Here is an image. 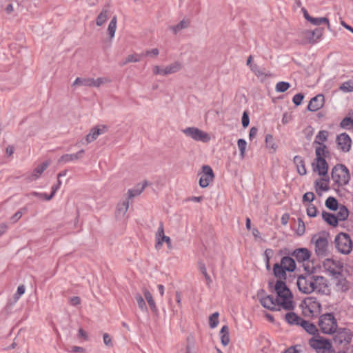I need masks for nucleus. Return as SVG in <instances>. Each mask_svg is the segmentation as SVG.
I'll use <instances>...</instances> for the list:
<instances>
[{
    "label": "nucleus",
    "mask_w": 353,
    "mask_h": 353,
    "mask_svg": "<svg viewBox=\"0 0 353 353\" xmlns=\"http://www.w3.org/2000/svg\"><path fill=\"white\" fill-rule=\"evenodd\" d=\"M182 68L181 62L174 61L167 65H154L152 72L154 75L168 76L179 72Z\"/></svg>",
    "instance_id": "obj_7"
},
{
    "label": "nucleus",
    "mask_w": 353,
    "mask_h": 353,
    "mask_svg": "<svg viewBox=\"0 0 353 353\" xmlns=\"http://www.w3.org/2000/svg\"><path fill=\"white\" fill-rule=\"evenodd\" d=\"M352 340V334L350 330L342 328L339 329L334 337V341L335 343L339 344H347Z\"/></svg>",
    "instance_id": "obj_18"
},
{
    "label": "nucleus",
    "mask_w": 353,
    "mask_h": 353,
    "mask_svg": "<svg viewBox=\"0 0 353 353\" xmlns=\"http://www.w3.org/2000/svg\"><path fill=\"white\" fill-rule=\"evenodd\" d=\"M103 342L107 346L112 347L113 344L112 343L111 338L108 334H107V333L103 334Z\"/></svg>",
    "instance_id": "obj_60"
},
{
    "label": "nucleus",
    "mask_w": 353,
    "mask_h": 353,
    "mask_svg": "<svg viewBox=\"0 0 353 353\" xmlns=\"http://www.w3.org/2000/svg\"><path fill=\"white\" fill-rule=\"evenodd\" d=\"M338 147L344 152H347L351 148V139L346 133H342L336 138Z\"/></svg>",
    "instance_id": "obj_21"
},
{
    "label": "nucleus",
    "mask_w": 353,
    "mask_h": 353,
    "mask_svg": "<svg viewBox=\"0 0 353 353\" xmlns=\"http://www.w3.org/2000/svg\"><path fill=\"white\" fill-rule=\"evenodd\" d=\"M117 29V17H114L112 20L110 21L108 28V32L110 35V37L112 39L114 37L115 32Z\"/></svg>",
    "instance_id": "obj_45"
},
{
    "label": "nucleus",
    "mask_w": 353,
    "mask_h": 353,
    "mask_svg": "<svg viewBox=\"0 0 353 353\" xmlns=\"http://www.w3.org/2000/svg\"><path fill=\"white\" fill-rule=\"evenodd\" d=\"M329 234L321 232L314 235L312 242L315 245V253L319 256H325L328 252Z\"/></svg>",
    "instance_id": "obj_3"
},
{
    "label": "nucleus",
    "mask_w": 353,
    "mask_h": 353,
    "mask_svg": "<svg viewBox=\"0 0 353 353\" xmlns=\"http://www.w3.org/2000/svg\"><path fill=\"white\" fill-rule=\"evenodd\" d=\"M149 184L150 183L147 180H143L137 183L133 188L128 190L125 198L130 201L134 198L141 195L145 188L149 185Z\"/></svg>",
    "instance_id": "obj_17"
},
{
    "label": "nucleus",
    "mask_w": 353,
    "mask_h": 353,
    "mask_svg": "<svg viewBox=\"0 0 353 353\" xmlns=\"http://www.w3.org/2000/svg\"><path fill=\"white\" fill-rule=\"evenodd\" d=\"M349 212L344 205H339L334 213H323V217L325 221H346L348 217Z\"/></svg>",
    "instance_id": "obj_14"
},
{
    "label": "nucleus",
    "mask_w": 353,
    "mask_h": 353,
    "mask_svg": "<svg viewBox=\"0 0 353 353\" xmlns=\"http://www.w3.org/2000/svg\"><path fill=\"white\" fill-rule=\"evenodd\" d=\"M140 61V55L139 54H130L128 55L123 64H127L128 63H137Z\"/></svg>",
    "instance_id": "obj_55"
},
{
    "label": "nucleus",
    "mask_w": 353,
    "mask_h": 353,
    "mask_svg": "<svg viewBox=\"0 0 353 353\" xmlns=\"http://www.w3.org/2000/svg\"><path fill=\"white\" fill-rule=\"evenodd\" d=\"M109 14V10L107 7L103 8L99 14L98 15L96 23L98 26H101L106 21Z\"/></svg>",
    "instance_id": "obj_37"
},
{
    "label": "nucleus",
    "mask_w": 353,
    "mask_h": 353,
    "mask_svg": "<svg viewBox=\"0 0 353 353\" xmlns=\"http://www.w3.org/2000/svg\"><path fill=\"white\" fill-rule=\"evenodd\" d=\"M237 145H238V148L240 151L241 158L244 159V157L245 156V150H246V146H247L246 141L243 139H240L237 141Z\"/></svg>",
    "instance_id": "obj_48"
},
{
    "label": "nucleus",
    "mask_w": 353,
    "mask_h": 353,
    "mask_svg": "<svg viewBox=\"0 0 353 353\" xmlns=\"http://www.w3.org/2000/svg\"><path fill=\"white\" fill-rule=\"evenodd\" d=\"M285 319L290 325H300L303 321L302 318L292 312H288L285 315Z\"/></svg>",
    "instance_id": "obj_30"
},
{
    "label": "nucleus",
    "mask_w": 353,
    "mask_h": 353,
    "mask_svg": "<svg viewBox=\"0 0 353 353\" xmlns=\"http://www.w3.org/2000/svg\"><path fill=\"white\" fill-rule=\"evenodd\" d=\"M292 256L298 262L305 263L309 261L311 256V252L307 248H299L293 252Z\"/></svg>",
    "instance_id": "obj_24"
},
{
    "label": "nucleus",
    "mask_w": 353,
    "mask_h": 353,
    "mask_svg": "<svg viewBox=\"0 0 353 353\" xmlns=\"http://www.w3.org/2000/svg\"><path fill=\"white\" fill-rule=\"evenodd\" d=\"M319 325L321 332L330 334L336 331L337 323L332 314H325L320 317Z\"/></svg>",
    "instance_id": "obj_6"
},
{
    "label": "nucleus",
    "mask_w": 353,
    "mask_h": 353,
    "mask_svg": "<svg viewBox=\"0 0 353 353\" xmlns=\"http://www.w3.org/2000/svg\"><path fill=\"white\" fill-rule=\"evenodd\" d=\"M353 125V120L349 117H345L343 119V121L341 123V126L342 128H348L350 125Z\"/></svg>",
    "instance_id": "obj_58"
},
{
    "label": "nucleus",
    "mask_w": 353,
    "mask_h": 353,
    "mask_svg": "<svg viewBox=\"0 0 353 353\" xmlns=\"http://www.w3.org/2000/svg\"><path fill=\"white\" fill-rule=\"evenodd\" d=\"M130 205V200L127 198L121 200L118 203L115 210V216L118 219L127 218L126 214Z\"/></svg>",
    "instance_id": "obj_19"
},
{
    "label": "nucleus",
    "mask_w": 353,
    "mask_h": 353,
    "mask_svg": "<svg viewBox=\"0 0 353 353\" xmlns=\"http://www.w3.org/2000/svg\"><path fill=\"white\" fill-rule=\"evenodd\" d=\"M111 83V79L106 77H98L97 79L93 78L92 88H99L101 85H104Z\"/></svg>",
    "instance_id": "obj_41"
},
{
    "label": "nucleus",
    "mask_w": 353,
    "mask_h": 353,
    "mask_svg": "<svg viewBox=\"0 0 353 353\" xmlns=\"http://www.w3.org/2000/svg\"><path fill=\"white\" fill-rule=\"evenodd\" d=\"M250 123V119L248 114L246 112H243V117H242V125L244 128H246L248 126Z\"/></svg>",
    "instance_id": "obj_61"
},
{
    "label": "nucleus",
    "mask_w": 353,
    "mask_h": 353,
    "mask_svg": "<svg viewBox=\"0 0 353 353\" xmlns=\"http://www.w3.org/2000/svg\"><path fill=\"white\" fill-rule=\"evenodd\" d=\"M159 54V51L157 48H153L145 52V55L151 57H157Z\"/></svg>",
    "instance_id": "obj_59"
},
{
    "label": "nucleus",
    "mask_w": 353,
    "mask_h": 353,
    "mask_svg": "<svg viewBox=\"0 0 353 353\" xmlns=\"http://www.w3.org/2000/svg\"><path fill=\"white\" fill-rule=\"evenodd\" d=\"M336 248L338 251L343 254H347L352 250V242L349 235L340 233L335 239Z\"/></svg>",
    "instance_id": "obj_9"
},
{
    "label": "nucleus",
    "mask_w": 353,
    "mask_h": 353,
    "mask_svg": "<svg viewBox=\"0 0 353 353\" xmlns=\"http://www.w3.org/2000/svg\"><path fill=\"white\" fill-rule=\"evenodd\" d=\"M324 104V97L323 94H318L311 99L307 105V110L311 112H315L321 109Z\"/></svg>",
    "instance_id": "obj_25"
},
{
    "label": "nucleus",
    "mask_w": 353,
    "mask_h": 353,
    "mask_svg": "<svg viewBox=\"0 0 353 353\" xmlns=\"http://www.w3.org/2000/svg\"><path fill=\"white\" fill-rule=\"evenodd\" d=\"M303 98H304L303 94L301 93H299L294 96L292 101L295 105H299L301 103Z\"/></svg>",
    "instance_id": "obj_56"
},
{
    "label": "nucleus",
    "mask_w": 353,
    "mask_h": 353,
    "mask_svg": "<svg viewBox=\"0 0 353 353\" xmlns=\"http://www.w3.org/2000/svg\"><path fill=\"white\" fill-rule=\"evenodd\" d=\"M316 191H326L329 190V178L327 175L316 181Z\"/></svg>",
    "instance_id": "obj_35"
},
{
    "label": "nucleus",
    "mask_w": 353,
    "mask_h": 353,
    "mask_svg": "<svg viewBox=\"0 0 353 353\" xmlns=\"http://www.w3.org/2000/svg\"><path fill=\"white\" fill-rule=\"evenodd\" d=\"M134 299H135L140 310L142 312H147L148 307H147L146 303H145L143 296H141V294L139 293H136L134 295Z\"/></svg>",
    "instance_id": "obj_42"
},
{
    "label": "nucleus",
    "mask_w": 353,
    "mask_h": 353,
    "mask_svg": "<svg viewBox=\"0 0 353 353\" xmlns=\"http://www.w3.org/2000/svg\"><path fill=\"white\" fill-rule=\"evenodd\" d=\"M142 292H143V295H144L147 302L148 303V305L150 307L151 310L153 312H157V305H156L154 300L153 299L152 294L145 288H142Z\"/></svg>",
    "instance_id": "obj_33"
},
{
    "label": "nucleus",
    "mask_w": 353,
    "mask_h": 353,
    "mask_svg": "<svg viewBox=\"0 0 353 353\" xmlns=\"http://www.w3.org/2000/svg\"><path fill=\"white\" fill-rule=\"evenodd\" d=\"M27 212V208H22L18 210L12 216L13 219L19 220L22 218L23 215Z\"/></svg>",
    "instance_id": "obj_57"
},
{
    "label": "nucleus",
    "mask_w": 353,
    "mask_h": 353,
    "mask_svg": "<svg viewBox=\"0 0 353 353\" xmlns=\"http://www.w3.org/2000/svg\"><path fill=\"white\" fill-rule=\"evenodd\" d=\"M26 288L23 285H19L17 288L16 293L14 294L13 298L9 301L8 303L11 305L15 304L20 297L25 293Z\"/></svg>",
    "instance_id": "obj_39"
},
{
    "label": "nucleus",
    "mask_w": 353,
    "mask_h": 353,
    "mask_svg": "<svg viewBox=\"0 0 353 353\" xmlns=\"http://www.w3.org/2000/svg\"><path fill=\"white\" fill-rule=\"evenodd\" d=\"M333 278L335 280L334 284L337 291L343 292L349 290L350 284L342 275V273H341L339 276H334Z\"/></svg>",
    "instance_id": "obj_26"
},
{
    "label": "nucleus",
    "mask_w": 353,
    "mask_h": 353,
    "mask_svg": "<svg viewBox=\"0 0 353 353\" xmlns=\"http://www.w3.org/2000/svg\"><path fill=\"white\" fill-rule=\"evenodd\" d=\"M250 70L261 82L265 81L268 77H272V74L270 72H266L264 70H261L257 65H250Z\"/></svg>",
    "instance_id": "obj_27"
},
{
    "label": "nucleus",
    "mask_w": 353,
    "mask_h": 353,
    "mask_svg": "<svg viewBox=\"0 0 353 353\" xmlns=\"http://www.w3.org/2000/svg\"><path fill=\"white\" fill-rule=\"evenodd\" d=\"M294 162L296 166L297 172L301 175H305L306 174V169L305 168L303 160L301 157L296 156L294 158Z\"/></svg>",
    "instance_id": "obj_38"
},
{
    "label": "nucleus",
    "mask_w": 353,
    "mask_h": 353,
    "mask_svg": "<svg viewBox=\"0 0 353 353\" xmlns=\"http://www.w3.org/2000/svg\"><path fill=\"white\" fill-rule=\"evenodd\" d=\"M292 228L296 231V233L299 236H301L305 233V225L304 222H294Z\"/></svg>",
    "instance_id": "obj_43"
},
{
    "label": "nucleus",
    "mask_w": 353,
    "mask_h": 353,
    "mask_svg": "<svg viewBox=\"0 0 353 353\" xmlns=\"http://www.w3.org/2000/svg\"><path fill=\"white\" fill-rule=\"evenodd\" d=\"M219 313L214 312L213 313L209 318L210 321V327L211 328H215L219 324Z\"/></svg>",
    "instance_id": "obj_54"
},
{
    "label": "nucleus",
    "mask_w": 353,
    "mask_h": 353,
    "mask_svg": "<svg viewBox=\"0 0 353 353\" xmlns=\"http://www.w3.org/2000/svg\"><path fill=\"white\" fill-rule=\"evenodd\" d=\"M220 337L221 343L226 346L230 343V336H229V327L227 325H223L220 330Z\"/></svg>",
    "instance_id": "obj_36"
},
{
    "label": "nucleus",
    "mask_w": 353,
    "mask_h": 353,
    "mask_svg": "<svg viewBox=\"0 0 353 353\" xmlns=\"http://www.w3.org/2000/svg\"><path fill=\"white\" fill-rule=\"evenodd\" d=\"M332 179L339 186L347 184L350 180L347 168L342 164L335 165L332 170Z\"/></svg>",
    "instance_id": "obj_4"
},
{
    "label": "nucleus",
    "mask_w": 353,
    "mask_h": 353,
    "mask_svg": "<svg viewBox=\"0 0 353 353\" xmlns=\"http://www.w3.org/2000/svg\"><path fill=\"white\" fill-rule=\"evenodd\" d=\"M265 147L270 153H275L278 149V145L276 143L273 136L270 134H267L265 138Z\"/></svg>",
    "instance_id": "obj_31"
},
{
    "label": "nucleus",
    "mask_w": 353,
    "mask_h": 353,
    "mask_svg": "<svg viewBox=\"0 0 353 353\" xmlns=\"http://www.w3.org/2000/svg\"><path fill=\"white\" fill-rule=\"evenodd\" d=\"M50 164V161H46L39 163L33 170L27 176L26 181L28 182H34L40 179Z\"/></svg>",
    "instance_id": "obj_15"
},
{
    "label": "nucleus",
    "mask_w": 353,
    "mask_h": 353,
    "mask_svg": "<svg viewBox=\"0 0 353 353\" xmlns=\"http://www.w3.org/2000/svg\"><path fill=\"white\" fill-rule=\"evenodd\" d=\"M309 344L317 353H334L330 341L322 337L312 338Z\"/></svg>",
    "instance_id": "obj_8"
},
{
    "label": "nucleus",
    "mask_w": 353,
    "mask_h": 353,
    "mask_svg": "<svg viewBox=\"0 0 353 353\" xmlns=\"http://www.w3.org/2000/svg\"><path fill=\"white\" fill-rule=\"evenodd\" d=\"M313 170L318 172L319 175L325 176L327 175L328 165L324 159H316L312 163Z\"/></svg>",
    "instance_id": "obj_22"
},
{
    "label": "nucleus",
    "mask_w": 353,
    "mask_h": 353,
    "mask_svg": "<svg viewBox=\"0 0 353 353\" xmlns=\"http://www.w3.org/2000/svg\"><path fill=\"white\" fill-rule=\"evenodd\" d=\"M187 137L195 141L208 143L211 140L210 134L196 127H188L181 130Z\"/></svg>",
    "instance_id": "obj_5"
},
{
    "label": "nucleus",
    "mask_w": 353,
    "mask_h": 353,
    "mask_svg": "<svg viewBox=\"0 0 353 353\" xmlns=\"http://www.w3.org/2000/svg\"><path fill=\"white\" fill-rule=\"evenodd\" d=\"M190 25V21L188 19H183L179 23L174 26H172L170 27V30L174 33L177 34L181 30L187 28Z\"/></svg>",
    "instance_id": "obj_34"
},
{
    "label": "nucleus",
    "mask_w": 353,
    "mask_h": 353,
    "mask_svg": "<svg viewBox=\"0 0 353 353\" xmlns=\"http://www.w3.org/2000/svg\"><path fill=\"white\" fill-rule=\"evenodd\" d=\"M339 90L345 93L353 92V81L350 80L343 83L339 87Z\"/></svg>",
    "instance_id": "obj_44"
},
{
    "label": "nucleus",
    "mask_w": 353,
    "mask_h": 353,
    "mask_svg": "<svg viewBox=\"0 0 353 353\" xmlns=\"http://www.w3.org/2000/svg\"><path fill=\"white\" fill-rule=\"evenodd\" d=\"M319 145L316 147V159H324L325 153V145L323 144H318Z\"/></svg>",
    "instance_id": "obj_53"
},
{
    "label": "nucleus",
    "mask_w": 353,
    "mask_h": 353,
    "mask_svg": "<svg viewBox=\"0 0 353 353\" xmlns=\"http://www.w3.org/2000/svg\"><path fill=\"white\" fill-rule=\"evenodd\" d=\"M314 195L312 192H307L303 196V201L308 202L312 201L314 200Z\"/></svg>",
    "instance_id": "obj_62"
},
{
    "label": "nucleus",
    "mask_w": 353,
    "mask_h": 353,
    "mask_svg": "<svg viewBox=\"0 0 353 353\" xmlns=\"http://www.w3.org/2000/svg\"><path fill=\"white\" fill-rule=\"evenodd\" d=\"M298 346H292L284 351L283 353H299L300 350L297 349Z\"/></svg>",
    "instance_id": "obj_64"
},
{
    "label": "nucleus",
    "mask_w": 353,
    "mask_h": 353,
    "mask_svg": "<svg viewBox=\"0 0 353 353\" xmlns=\"http://www.w3.org/2000/svg\"><path fill=\"white\" fill-rule=\"evenodd\" d=\"M323 34V31L321 29L316 28L314 30H305L302 32L303 37L305 39L311 43H315L318 39H319Z\"/></svg>",
    "instance_id": "obj_23"
},
{
    "label": "nucleus",
    "mask_w": 353,
    "mask_h": 353,
    "mask_svg": "<svg viewBox=\"0 0 353 353\" xmlns=\"http://www.w3.org/2000/svg\"><path fill=\"white\" fill-rule=\"evenodd\" d=\"M305 270L307 274L301 275L298 277L296 284L300 292L304 294H311L314 292V274H312L314 267L310 265L303 264Z\"/></svg>",
    "instance_id": "obj_2"
},
{
    "label": "nucleus",
    "mask_w": 353,
    "mask_h": 353,
    "mask_svg": "<svg viewBox=\"0 0 353 353\" xmlns=\"http://www.w3.org/2000/svg\"><path fill=\"white\" fill-rule=\"evenodd\" d=\"M279 265L288 272H293L296 268L294 260L290 256L283 257Z\"/></svg>",
    "instance_id": "obj_28"
},
{
    "label": "nucleus",
    "mask_w": 353,
    "mask_h": 353,
    "mask_svg": "<svg viewBox=\"0 0 353 353\" xmlns=\"http://www.w3.org/2000/svg\"><path fill=\"white\" fill-rule=\"evenodd\" d=\"M75 161L73 154H66L61 156L58 162L59 163L65 164L70 161Z\"/></svg>",
    "instance_id": "obj_52"
},
{
    "label": "nucleus",
    "mask_w": 353,
    "mask_h": 353,
    "mask_svg": "<svg viewBox=\"0 0 353 353\" xmlns=\"http://www.w3.org/2000/svg\"><path fill=\"white\" fill-rule=\"evenodd\" d=\"M323 267L332 277L339 276L343 270L342 263L333 259H325L323 262Z\"/></svg>",
    "instance_id": "obj_10"
},
{
    "label": "nucleus",
    "mask_w": 353,
    "mask_h": 353,
    "mask_svg": "<svg viewBox=\"0 0 353 353\" xmlns=\"http://www.w3.org/2000/svg\"><path fill=\"white\" fill-rule=\"evenodd\" d=\"M328 132L325 130H321L316 137L314 143L322 144L323 142L327 140Z\"/></svg>",
    "instance_id": "obj_47"
},
{
    "label": "nucleus",
    "mask_w": 353,
    "mask_h": 353,
    "mask_svg": "<svg viewBox=\"0 0 353 353\" xmlns=\"http://www.w3.org/2000/svg\"><path fill=\"white\" fill-rule=\"evenodd\" d=\"M290 85L288 82L279 81L276 84L275 90L277 92H284L289 89Z\"/></svg>",
    "instance_id": "obj_51"
},
{
    "label": "nucleus",
    "mask_w": 353,
    "mask_h": 353,
    "mask_svg": "<svg viewBox=\"0 0 353 353\" xmlns=\"http://www.w3.org/2000/svg\"><path fill=\"white\" fill-rule=\"evenodd\" d=\"M276 297L274 299L270 295L260 298L261 304L265 308L276 311L281 308L285 310H292L294 308L293 295L285 283L277 281L274 285Z\"/></svg>",
    "instance_id": "obj_1"
},
{
    "label": "nucleus",
    "mask_w": 353,
    "mask_h": 353,
    "mask_svg": "<svg viewBox=\"0 0 353 353\" xmlns=\"http://www.w3.org/2000/svg\"><path fill=\"white\" fill-rule=\"evenodd\" d=\"M163 243L167 244L169 250H172L171 239L165 234L163 225L161 223L155 234V249L160 250L162 248Z\"/></svg>",
    "instance_id": "obj_12"
},
{
    "label": "nucleus",
    "mask_w": 353,
    "mask_h": 353,
    "mask_svg": "<svg viewBox=\"0 0 353 353\" xmlns=\"http://www.w3.org/2000/svg\"><path fill=\"white\" fill-rule=\"evenodd\" d=\"M198 175L199 176V186L203 188H207L214 179V172L208 165H204L201 167Z\"/></svg>",
    "instance_id": "obj_11"
},
{
    "label": "nucleus",
    "mask_w": 353,
    "mask_h": 353,
    "mask_svg": "<svg viewBox=\"0 0 353 353\" xmlns=\"http://www.w3.org/2000/svg\"><path fill=\"white\" fill-rule=\"evenodd\" d=\"M199 268L200 271L201 272L202 274L205 277L207 285L210 286V283H212V279H210V276H209V274L207 272V270H206L205 264L203 263H199Z\"/></svg>",
    "instance_id": "obj_50"
},
{
    "label": "nucleus",
    "mask_w": 353,
    "mask_h": 353,
    "mask_svg": "<svg viewBox=\"0 0 353 353\" xmlns=\"http://www.w3.org/2000/svg\"><path fill=\"white\" fill-rule=\"evenodd\" d=\"M305 306L303 312L305 316H314L320 312L321 304L316 300L310 298L305 301Z\"/></svg>",
    "instance_id": "obj_16"
},
{
    "label": "nucleus",
    "mask_w": 353,
    "mask_h": 353,
    "mask_svg": "<svg viewBox=\"0 0 353 353\" xmlns=\"http://www.w3.org/2000/svg\"><path fill=\"white\" fill-rule=\"evenodd\" d=\"M325 205L327 208L334 211L339 207V205H338L336 199L332 196H330L325 201Z\"/></svg>",
    "instance_id": "obj_46"
},
{
    "label": "nucleus",
    "mask_w": 353,
    "mask_h": 353,
    "mask_svg": "<svg viewBox=\"0 0 353 353\" xmlns=\"http://www.w3.org/2000/svg\"><path fill=\"white\" fill-rule=\"evenodd\" d=\"M314 281L315 285L314 292L324 295L330 294L331 289L327 279L323 276L314 274Z\"/></svg>",
    "instance_id": "obj_13"
},
{
    "label": "nucleus",
    "mask_w": 353,
    "mask_h": 353,
    "mask_svg": "<svg viewBox=\"0 0 353 353\" xmlns=\"http://www.w3.org/2000/svg\"><path fill=\"white\" fill-rule=\"evenodd\" d=\"M307 214L310 217H314L316 214V210L314 207H308Z\"/></svg>",
    "instance_id": "obj_63"
},
{
    "label": "nucleus",
    "mask_w": 353,
    "mask_h": 353,
    "mask_svg": "<svg viewBox=\"0 0 353 353\" xmlns=\"http://www.w3.org/2000/svg\"><path fill=\"white\" fill-rule=\"evenodd\" d=\"M93 78L90 77H78L73 82L72 86L77 87H90L92 88Z\"/></svg>",
    "instance_id": "obj_29"
},
{
    "label": "nucleus",
    "mask_w": 353,
    "mask_h": 353,
    "mask_svg": "<svg viewBox=\"0 0 353 353\" xmlns=\"http://www.w3.org/2000/svg\"><path fill=\"white\" fill-rule=\"evenodd\" d=\"M300 325L309 334H314L317 332L316 326L307 321L303 319Z\"/></svg>",
    "instance_id": "obj_40"
},
{
    "label": "nucleus",
    "mask_w": 353,
    "mask_h": 353,
    "mask_svg": "<svg viewBox=\"0 0 353 353\" xmlns=\"http://www.w3.org/2000/svg\"><path fill=\"white\" fill-rule=\"evenodd\" d=\"M310 22L314 26H319L321 23H326L327 25V27L330 28L329 20L326 17L315 18L312 17Z\"/></svg>",
    "instance_id": "obj_49"
},
{
    "label": "nucleus",
    "mask_w": 353,
    "mask_h": 353,
    "mask_svg": "<svg viewBox=\"0 0 353 353\" xmlns=\"http://www.w3.org/2000/svg\"><path fill=\"white\" fill-rule=\"evenodd\" d=\"M286 271L279 263H276L274 265V274L278 279V281H284L286 279Z\"/></svg>",
    "instance_id": "obj_32"
},
{
    "label": "nucleus",
    "mask_w": 353,
    "mask_h": 353,
    "mask_svg": "<svg viewBox=\"0 0 353 353\" xmlns=\"http://www.w3.org/2000/svg\"><path fill=\"white\" fill-rule=\"evenodd\" d=\"M106 131L107 128L105 125L92 128L85 138V143L89 144L94 141L101 134L105 133Z\"/></svg>",
    "instance_id": "obj_20"
}]
</instances>
